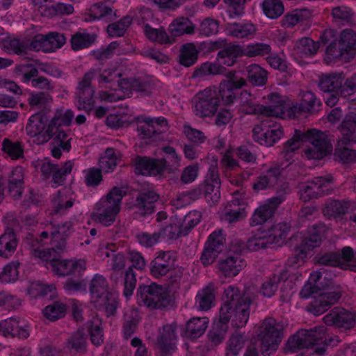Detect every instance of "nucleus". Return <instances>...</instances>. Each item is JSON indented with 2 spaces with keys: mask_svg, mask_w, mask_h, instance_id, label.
<instances>
[{
  "mask_svg": "<svg viewBox=\"0 0 356 356\" xmlns=\"http://www.w3.org/2000/svg\"><path fill=\"white\" fill-rule=\"evenodd\" d=\"M253 285L246 286L241 293L237 286L230 285L224 291L225 304L220 310V321L227 324L230 320L234 327H244L250 316V305L256 298Z\"/></svg>",
  "mask_w": 356,
  "mask_h": 356,
  "instance_id": "f257e3e1",
  "label": "nucleus"
},
{
  "mask_svg": "<svg viewBox=\"0 0 356 356\" xmlns=\"http://www.w3.org/2000/svg\"><path fill=\"white\" fill-rule=\"evenodd\" d=\"M31 254L43 261L49 262L54 273L59 276L69 275L74 272H80L86 269V261L83 259H58L53 255L54 248L44 249L38 239H33L30 243Z\"/></svg>",
  "mask_w": 356,
  "mask_h": 356,
  "instance_id": "f03ea898",
  "label": "nucleus"
},
{
  "mask_svg": "<svg viewBox=\"0 0 356 356\" xmlns=\"http://www.w3.org/2000/svg\"><path fill=\"white\" fill-rule=\"evenodd\" d=\"M296 137L300 143L309 142L310 146H307L303 150L305 156L308 159H321L332 150L331 140L329 136L321 131L316 129L307 131L296 130Z\"/></svg>",
  "mask_w": 356,
  "mask_h": 356,
  "instance_id": "7ed1b4c3",
  "label": "nucleus"
},
{
  "mask_svg": "<svg viewBox=\"0 0 356 356\" xmlns=\"http://www.w3.org/2000/svg\"><path fill=\"white\" fill-rule=\"evenodd\" d=\"M125 195L126 191L113 187L104 199L96 204V212L92 214V220L106 227L113 224L120 212L121 202Z\"/></svg>",
  "mask_w": 356,
  "mask_h": 356,
  "instance_id": "20e7f679",
  "label": "nucleus"
},
{
  "mask_svg": "<svg viewBox=\"0 0 356 356\" xmlns=\"http://www.w3.org/2000/svg\"><path fill=\"white\" fill-rule=\"evenodd\" d=\"M284 324L273 318H266L262 322L258 332L261 342V352L264 356H269L275 352L283 337Z\"/></svg>",
  "mask_w": 356,
  "mask_h": 356,
  "instance_id": "39448f33",
  "label": "nucleus"
},
{
  "mask_svg": "<svg viewBox=\"0 0 356 356\" xmlns=\"http://www.w3.org/2000/svg\"><path fill=\"white\" fill-rule=\"evenodd\" d=\"M137 301L140 306L149 309H162L170 304V296L165 288L156 283L140 285L137 291Z\"/></svg>",
  "mask_w": 356,
  "mask_h": 356,
  "instance_id": "423d86ee",
  "label": "nucleus"
},
{
  "mask_svg": "<svg viewBox=\"0 0 356 356\" xmlns=\"http://www.w3.org/2000/svg\"><path fill=\"white\" fill-rule=\"evenodd\" d=\"M216 88H207L198 92L193 99L195 115L204 118L214 115L220 106Z\"/></svg>",
  "mask_w": 356,
  "mask_h": 356,
  "instance_id": "0eeeda50",
  "label": "nucleus"
},
{
  "mask_svg": "<svg viewBox=\"0 0 356 356\" xmlns=\"http://www.w3.org/2000/svg\"><path fill=\"white\" fill-rule=\"evenodd\" d=\"M344 76L343 73L323 74L319 80L318 86L324 92L340 90L342 97L350 95L356 92V74L348 79L342 85Z\"/></svg>",
  "mask_w": 356,
  "mask_h": 356,
  "instance_id": "6e6552de",
  "label": "nucleus"
},
{
  "mask_svg": "<svg viewBox=\"0 0 356 356\" xmlns=\"http://www.w3.org/2000/svg\"><path fill=\"white\" fill-rule=\"evenodd\" d=\"M283 135L284 131L281 124L270 119L262 120L252 129L254 140L266 147L273 146Z\"/></svg>",
  "mask_w": 356,
  "mask_h": 356,
  "instance_id": "1a4fd4ad",
  "label": "nucleus"
},
{
  "mask_svg": "<svg viewBox=\"0 0 356 356\" xmlns=\"http://www.w3.org/2000/svg\"><path fill=\"white\" fill-rule=\"evenodd\" d=\"M321 333L317 327L311 330H300L288 339L284 348L285 353H297L304 348H312L320 344Z\"/></svg>",
  "mask_w": 356,
  "mask_h": 356,
  "instance_id": "9d476101",
  "label": "nucleus"
},
{
  "mask_svg": "<svg viewBox=\"0 0 356 356\" xmlns=\"http://www.w3.org/2000/svg\"><path fill=\"white\" fill-rule=\"evenodd\" d=\"M332 180L331 176L316 177L302 184L300 187V199L309 202L312 199L328 194L331 191Z\"/></svg>",
  "mask_w": 356,
  "mask_h": 356,
  "instance_id": "9b49d317",
  "label": "nucleus"
},
{
  "mask_svg": "<svg viewBox=\"0 0 356 356\" xmlns=\"http://www.w3.org/2000/svg\"><path fill=\"white\" fill-rule=\"evenodd\" d=\"M27 135L36 137L38 143L47 142L53 136V128L47 118L41 113L32 115L26 126Z\"/></svg>",
  "mask_w": 356,
  "mask_h": 356,
  "instance_id": "f8f14e48",
  "label": "nucleus"
},
{
  "mask_svg": "<svg viewBox=\"0 0 356 356\" xmlns=\"http://www.w3.org/2000/svg\"><path fill=\"white\" fill-rule=\"evenodd\" d=\"M282 188V193L268 199L264 204L256 209L252 218V225H261L273 216L278 206L284 200L285 194L289 191L287 184H283Z\"/></svg>",
  "mask_w": 356,
  "mask_h": 356,
  "instance_id": "ddd939ff",
  "label": "nucleus"
},
{
  "mask_svg": "<svg viewBox=\"0 0 356 356\" xmlns=\"http://www.w3.org/2000/svg\"><path fill=\"white\" fill-rule=\"evenodd\" d=\"M220 184L217 160H213L210 163L204 181V197L209 204H215L220 200Z\"/></svg>",
  "mask_w": 356,
  "mask_h": 356,
  "instance_id": "4468645a",
  "label": "nucleus"
},
{
  "mask_svg": "<svg viewBox=\"0 0 356 356\" xmlns=\"http://www.w3.org/2000/svg\"><path fill=\"white\" fill-rule=\"evenodd\" d=\"M95 75V71L86 72L77 87L78 108L79 110L90 111L92 109L95 100L93 95L95 90L90 86L91 80Z\"/></svg>",
  "mask_w": 356,
  "mask_h": 356,
  "instance_id": "2eb2a0df",
  "label": "nucleus"
},
{
  "mask_svg": "<svg viewBox=\"0 0 356 356\" xmlns=\"http://www.w3.org/2000/svg\"><path fill=\"white\" fill-rule=\"evenodd\" d=\"M341 298V291L338 289L330 290L318 294L307 306V311L315 316L326 312Z\"/></svg>",
  "mask_w": 356,
  "mask_h": 356,
  "instance_id": "dca6fc26",
  "label": "nucleus"
},
{
  "mask_svg": "<svg viewBox=\"0 0 356 356\" xmlns=\"http://www.w3.org/2000/svg\"><path fill=\"white\" fill-rule=\"evenodd\" d=\"M159 198V195L153 189L143 188L138 192L132 208L135 213L141 216L152 214L154 212L155 203Z\"/></svg>",
  "mask_w": 356,
  "mask_h": 356,
  "instance_id": "f3484780",
  "label": "nucleus"
},
{
  "mask_svg": "<svg viewBox=\"0 0 356 356\" xmlns=\"http://www.w3.org/2000/svg\"><path fill=\"white\" fill-rule=\"evenodd\" d=\"M335 32L333 30H327L325 31L323 35L321 36V40L325 42L328 43L329 45L326 49V61L327 63L332 62H337L341 61L344 63L350 62L351 60L346 55V50L342 47V46L339 43L337 39H334L332 41H330L332 38H334Z\"/></svg>",
  "mask_w": 356,
  "mask_h": 356,
  "instance_id": "a211bd4d",
  "label": "nucleus"
},
{
  "mask_svg": "<svg viewBox=\"0 0 356 356\" xmlns=\"http://www.w3.org/2000/svg\"><path fill=\"white\" fill-rule=\"evenodd\" d=\"M137 175L156 176L164 172L165 161L137 156L132 161Z\"/></svg>",
  "mask_w": 356,
  "mask_h": 356,
  "instance_id": "6ab92c4d",
  "label": "nucleus"
},
{
  "mask_svg": "<svg viewBox=\"0 0 356 356\" xmlns=\"http://www.w3.org/2000/svg\"><path fill=\"white\" fill-rule=\"evenodd\" d=\"M168 122L164 118H145L140 121L137 130L143 138H157V136L168 130Z\"/></svg>",
  "mask_w": 356,
  "mask_h": 356,
  "instance_id": "aec40b11",
  "label": "nucleus"
},
{
  "mask_svg": "<svg viewBox=\"0 0 356 356\" xmlns=\"http://www.w3.org/2000/svg\"><path fill=\"white\" fill-rule=\"evenodd\" d=\"M327 325L350 328L355 322L354 314L340 307H335L323 317Z\"/></svg>",
  "mask_w": 356,
  "mask_h": 356,
  "instance_id": "412c9836",
  "label": "nucleus"
},
{
  "mask_svg": "<svg viewBox=\"0 0 356 356\" xmlns=\"http://www.w3.org/2000/svg\"><path fill=\"white\" fill-rule=\"evenodd\" d=\"M175 259L170 252H161L150 264L151 275L156 278L165 275L174 269Z\"/></svg>",
  "mask_w": 356,
  "mask_h": 356,
  "instance_id": "4be33fe9",
  "label": "nucleus"
},
{
  "mask_svg": "<svg viewBox=\"0 0 356 356\" xmlns=\"http://www.w3.org/2000/svg\"><path fill=\"white\" fill-rule=\"evenodd\" d=\"M246 266L245 260L239 255H229L218 261L217 268L225 277L236 276Z\"/></svg>",
  "mask_w": 356,
  "mask_h": 356,
  "instance_id": "5701e85b",
  "label": "nucleus"
},
{
  "mask_svg": "<svg viewBox=\"0 0 356 356\" xmlns=\"http://www.w3.org/2000/svg\"><path fill=\"white\" fill-rule=\"evenodd\" d=\"M73 222L65 221V222L56 225L51 232V248L54 250H63L66 247L67 238L74 232Z\"/></svg>",
  "mask_w": 356,
  "mask_h": 356,
  "instance_id": "b1692460",
  "label": "nucleus"
},
{
  "mask_svg": "<svg viewBox=\"0 0 356 356\" xmlns=\"http://www.w3.org/2000/svg\"><path fill=\"white\" fill-rule=\"evenodd\" d=\"M350 207L351 202L349 200L330 198L323 204L322 212L325 216L329 218H338L346 215Z\"/></svg>",
  "mask_w": 356,
  "mask_h": 356,
  "instance_id": "393cba45",
  "label": "nucleus"
},
{
  "mask_svg": "<svg viewBox=\"0 0 356 356\" xmlns=\"http://www.w3.org/2000/svg\"><path fill=\"white\" fill-rule=\"evenodd\" d=\"M176 330L177 324L172 323L163 325L162 330L159 332L157 343L163 353L170 354L175 350L174 341L177 339Z\"/></svg>",
  "mask_w": 356,
  "mask_h": 356,
  "instance_id": "a878e982",
  "label": "nucleus"
},
{
  "mask_svg": "<svg viewBox=\"0 0 356 356\" xmlns=\"http://www.w3.org/2000/svg\"><path fill=\"white\" fill-rule=\"evenodd\" d=\"M266 105H263L261 115L268 117L284 118L285 113L284 100L277 93L268 95L266 98Z\"/></svg>",
  "mask_w": 356,
  "mask_h": 356,
  "instance_id": "bb28decb",
  "label": "nucleus"
},
{
  "mask_svg": "<svg viewBox=\"0 0 356 356\" xmlns=\"http://www.w3.org/2000/svg\"><path fill=\"white\" fill-rule=\"evenodd\" d=\"M340 133L338 143L339 145H348L354 140L356 131V113L351 112L346 115L338 127Z\"/></svg>",
  "mask_w": 356,
  "mask_h": 356,
  "instance_id": "cd10ccee",
  "label": "nucleus"
},
{
  "mask_svg": "<svg viewBox=\"0 0 356 356\" xmlns=\"http://www.w3.org/2000/svg\"><path fill=\"white\" fill-rule=\"evenodd\" d=\"M323 226L314 225L309 229L307 234L302 236L300 245L298 246L305 250L307 254L314 248L320 246L322 241Z\"/></svg>",
  "mask_w": 356,
  "mask_h": 356,
  "instance_id": "c85d7f7f",
  "label": "nucleus"
},
{
  "mask_svg": "<svg viewBox=\"0 0 356 356\" xmlns=\"http://www.w3.org/2000/svg\"><path fill=\"white\" fill-rule=\"evenodd\" d=\"M0 333L6 337L26 339L29 333L26 329L19 325L15 318H9L0 322Z\"/></svg>",
  "mask_w": 356,
  "mask_h": 356,
  "instance_id": "c756f323",
  "label": "nucleus"
},
{
  "mask_svg": "<svg viewBox=\"0 0 356 356\" xmlns=\"http://www.w3.org/2000/svg\"><path fill=\"white\" fill-rule=\"evenodd\" d=\"M18 240L14 230L7 228L0 236V257L8 258L15 252Z\"/></svg>",
  "mask_w": 356,
  "mask_h": 356,
  "instance_id": "7c9ffc66",
  "label": "nucleus"
},
{
  "mask_svg": "<svg viewBox=\"0 0 356 356\" xmlns=\"http://www.w3.org/2000/svg\"><path fill=\"white\" fill-rule=\"evenodd\" d=\"M239 111L246 115L261 114L263 104L257 103L256 98L248 90H243L238 97Z\"/></svg>",
  "mask_w": 356,
  "mask_h": 356,
  "instance_id": "2f4dec72",
  "label": "nucleus"
},
{
  "mask_svg": "<svg viewBox=\"0 0 356 356\" xmlns=\"http://www.w3.org/2000/svg\"><path fill=\"white\" fill-rule=\"evenodd\" d=\"M242 52L241 45L229 43L218 51L217 60L223 65L232 66L238 57L243 56Z\"/></svg>",
  "mask_w": 356,
  "mask_h": 356,
  "instance_id": "473e14b6",
  "label": "nucleus"
},
{
  "mask_svg": "<svg viewBox=\"0 0 356 356\" xmlns=\"http://www.w3.org/2000/svg\"><path fill=\"white\" fill-rule=\"evenodd\" d=\"M88 336L83 330L74 332L66 341V347L76 354H85L87 352Z\"/></svg>",
  "mask_w": 356,
  "mask_h": 356,
  "instance_id": "72a5a7b5",
  "label": "nucleus"
},
{
  "mask_svg": "<svg viewBox=\"0 0 356 356\" xmlns=\"http://www.w3.org/2000/svg\"><path fill=\"white\" fill-rule=\"evenodd\" d=\"M73 199L69 190L58 191L52 200L51 213L63 215L74 204Z\"/></svg>",
  "mask_w": 356,
  "mask_h": 356,
  "instance_id": "f704fd0d",
  "label": "nucleus"
},
{
  "mask_svg": "<svg viewBox=\"0 0 356 356\" xmlns=\"http://www.w3.org/2000/svg\"><path fill=\"white\" fill-rule=\"evenodd\" d=\"M23 189L24 170L21 167H16L8 177V192L16 200L21 197Z\"/></svg>",
  "mask_w": 356,
  "mask_h": 356,
  "instance_id": "c9c22d12",
  "label": "nucleus"
},
{
  "mask_svg": "<svg viewBox=\"0 0 356 356\" xmlns=\"http://www.w3.org/2000/svg\"><path fill=\"white\" fill-rule=\"evenodd\" d=\"M215 291V285L211 282L198 291L195 299L199 309L207 311L213 307L216 299Z\"/></svg>",
  "mask_w": 356,
  "mask_h": 356,
  "instance_id": "e433bc0d",
  "label": "nucleus"
},
{
  "mask_svg": "<svg viewBox=\"0 0 356 356\" xmlns=\"http://www.w3.org/2000/svg\"><path fill=\"white\" fill-rule=\"evenodd\" d=\"M291 227V224L286 222L273 225L268 232H266L270 243H275L278 246L282 245L287 238Z\"/></svg>",
  "mask_w": 356,
  "mask_h": 356,
  "instance_id": "4c0bfd02",
  "label": "nucleus"
},
{
  "mask_svg": "<svg viewBox=\"0 0 356 356\" xmlns=\"http://www.w3.org/2000/svg\"><path fill=\"white\" fill-rule=\"evenodd\" d=\"M248 81L254 86H265L268 81L267 71L257 64H251L246 67Z\"/></svg>",
  "mask_w": 356,
  "mask_h": 356,
  "instance_id": "58836bf2",
  "label": "nucleus"
},
{
  "mask_svg": "<svg viewBox=\"0 0 356 356\" xmlns=\"http://www.w3.org/2000/svg\"><path fill=\"white\" fill-rule=\"evenodd\" d=\"M339 43L346 50V55L352 60L356 54V32L352 29L343 30L339 38Z\"/></svg>",
  "mask_w": 356,
  "mask_h": 356,
  "instance_id": "ea45409f",
  "label": "nucleus"
},
{
  "mask_svg": "<svg viewBox=\"0 0 356 356\" xmlns=\"http://www.w3.org/2000/svg\"><path fill=\"white\" fill-rule=\"evenodd\" d=\"M105 254L109 258L107 262L109 264L113 271L111 275V279L116 281L118 279V274L122 273L125 268V257L122 254L115 250H107Z\"/></svg>",
  "mask_w": 356,
  "mask_h": 356,
  "instance_id": "a19ab883",
  "label": "nucleus"
},
{
  "mask_svg": "<svg viewBox=\"0 0 356 356\" xmlns=\"http://www.w3.org/2000/svg\"><path fill=\"white\" fill-rule=\"evenodd\" d=\"M284 272L282 271L266 278L260 287V293L264 297L270 298L273 296L277 291L280 282L284 280Z\"/></svg>",
  "mask_w": 356,
  "mask_h": 356,
  "instance_id": "79ce46f5",
  "label": "nucleus"
},
{
  "mask_svg": "<svg viewBox=\"0 0 356 356\" xmlns=\"http://www.w3.org/2000/svg\"><path fill=\"white\" fill-rule=\"evenodd\" d=\"M225 31L228 35L236 38H243L254 34L255 27L250 23H229L226 25Z\"/></svg>",
  "mask_w": 356,
  "mask_h": 356,
  "instance_id": "37998d69",
  "label": "nucleus"
},
{
  "mask_svg": "<svg viewBox=\"0 0 356 356\" xmlns=\"http://www.w3.org/2000/svg\"><path fill=\"white\" fill-rule=\"evenodd\" d=\"M195 26L187 17H178L169 26V31L172 36L177 37L185 33L194 32Z\"/></svg>",
  "mask_w": 356,
  "mask_h": 356,
  "instance_id": "c03bdc74",
  "label": "nucleus"
},
{
  "mask_svg": "<svg viewBox=\"0 0 356 356\" xmlns=\"http://www.w3.org/2000/svg\"><path fill=\"white\" fill-rule=\"evenodd\" d=\"M52 97L49 92L40 91L30 93L28 103L31 108L42 111L52 102Z\"/></svg>",
  "mask_w": 356,
  "mask_h": 356,
  "instance_id": "a18cd8bd",
  "label": "nucleus"
},
{
  "mask_svg": "<svg viewBox=\"0 0 356 356\" xmlns=\"http://www.w3.org/2000/svg\"><path fill=\"white\" fill-rule=\"evenodd\" d=\"M300 103L303 112L310 115L317 113L322 106L321 102L317 99L316 95L311 91L302 92Z\"/></svg>",
  "mask_w": 356,
  "mask_h": 356,
  "instance_id": "49530a36",
  "label": "nucleus"
},
{
  "mask_svg": "<svg viewBox=\"0 0 356 356\" xmlns=\"http://www.w3.org/2000/svg\"><path fill=\"white\" fill-rule=\"evenodd\" d=\"M95 302L99 307H102L105 311L106 316H115L118 307V298L116 293L109 292L101 298L97 299Z\"/></svg>",
  "mask_w": 356,
  "mask_h": 356,
  "instance_id": "de8ad7c7",
  "label": "nucleus"
},
{
  "mask_svg": "<svg viewBox=\"0 0 356 356\" xmlns=\"http://www.w3.org/2000/svg\"><path fill=\"white\" fill-rule=\"evenodd\" d=\"M261 8L265 15L275 19L282 16L284 12V7L281 0H264Z\"/></svg>",
  "mask_w": 356,
  "mask_h": 356,
  "instance_id": "09e8293b",
  "label": "nucleus"
},
{
  "mask_svg": "<svg viewBox=\"0 0 356 356\" xmlns=\"http://www.w3.org/2000/svg\"><path fill=\"white\" fill-rule=\"evenodd\" d=\"M318 48V43L309 38H302L297 41L295 51L301 57H308L316 54Z\"/></svg>",
  "mask_w": 356,
  "mask_h": 356,
  "instance_id": "8fccbe9b",
  "label": "nucleus"
},
{
  "mask_svg": "<svg viewBox=\"0 0 356 356\" xmlns=\"http://www.w3.org/2000/svg\"><path fill=\"white\" fill-rule=\"evenodd\" d=\"M208 323V318L206 317L191 318L186 325V334L192 338L200 337L207 329Z\"/></svg>",
  "mask_w": 356,
  "mask_h": 356,
  "instance_id": "3c124183",
  "label": "nucleus"
},
{
  "mask_svg": "<svg viewBox=\"0 0 356 356\" xmlns=\"http://www.w3.org/2000/svg\"><path fill=\"white\" fill-rule=\"evenodd\" d=\"M242 50L243 56L252 58L269 54L271 51V47L268 44L256 42L249 44L245 47L242 46Z\"/></svg>",
  "mask_w": 356,
  "mask_h": 356,
  "instance_id": "603ef678",
  "label": "nucleus"
},
{
  "mask_svg": "<svg viewBox=\"0 0 356 356\" xmlns=\"http://www.w3.org/2000/svg\"><path fill=\"white\" fill-rule=\"evenodd\" d=\"M226 68L216 63L207 62L200 65L194 72L193 77H204L209 75L222 74L226 72Z\"/></svg>",
  "mask_w": 356,
  "mask_h": 356,
  "instance_id": "864d4df0",
  "label": "nucleus"
},
{
  "mask_svg": "<svg viewBox=\"0 0 356 356\" xmlns=\"http://www.w3.org/2000/svg\"><path fill=\"white\" fill-rule=\"evenodd\" d=\"M74 118V113L70 110L64 111L63 109H58L56 111L54 116L51 120L50 124L53 128V133L54 129L58 131V127L61 126H70Z\"/></svg>",
  "mask_w": 356,
  "mask_h": 356,
  "instance_id": "5fc2aeb1",
  "label": "nucleus"
},
{
  "mask_svg": "<svg viewBox=\"0 0 356 356\" xmlns=\"http://www.w3.org/2000/svg\"><path fill=\"white\" fill-rule=\"evenodd\" d=\"M95 35L88 33L77 32L72 35L71 46L74 51L90 47L95 40Z\"/></svg>",
  "mask_w": 356,
  "mask_h": 356,
  "instance_id": "6e6d98bb",
  "label": "nucleus"
},
{
  "mask_svg": "<svg viewBox=\"0 0 356 356\" xmlns=\"http://www.w3.org/2000/svg\"><path fill=\"white\" fill-rule=\"evenodd\" d=\"M90 291L92 298L95 300L102 296L108 293V283L105 277L102 275H95L91 280Z\"/></svg>",
  "mask_w": 356,
  "mask_h": 356,
  "instance_id": "4d7b16f0",
  "label": "nucleus"
},
{
  "mask_svg": "<svg viewBox=\"0 0 356 356\" xmlns=\"http://www.w3.org/2000/svg\"><path fill=\"white\" fill-rule=\"evenodd\" d=\"M3 45L7 51L17 55L26 54L29 49V44L26 41L17 38H6L3 41Z\"/></svg>",
  "mask_w": 356,
  "mask_h": 356,
  "instance_id": "13d9d810",
  "label": "nucleus"
},
{
  "mask_svg": "<svg viewBox=\"0 0 356 356\" xmlns=\"http://www.w3.org/2000/svg\"><path fill=\"white\" fill-rule=\"evenodd\" d=\"M144 31L146 37L152 42H156L161 44L172 42V40L169 38L163 27L154 29L149 24H146Z\"/></svg>",
  "mask_w": 356,
  "mask_h": 356,
  "instance_id": "bf43d9fd",
  "label": "nucleus"
},
{
  "mask_svg": "<svg viewBox=\"0 0 356 356\" xmlns=\"http://www.w3.org/2000/svg\"><path fill=\"white\" fill-rule=\"evenodd\" d=\"M247 337L243 334L236 332L229 340L226 348V356H237L240 350L243 348Z\"/></svg>",
  "mask_w": 356,
  "mask_h": 356,
  "instance_id": "052dcab7",
  "label": "nucleus"
},
{
  "mask_svg": "<svg viewBox=\"0 0 356 356\" xmlns=\"http://www.w3.org/2000/svg\"><path fill=\"white\" fill-rule=\"evenodd\" d=\"M179 63L185 67L193 65L197 60V51L192 44L183 46L179 56Z\"/></svg>",
  "mask_w": 356,
  "mask_h": 356,
  "instance_id": "680f3d73",
  "label": "nucleus"
},
{
  "mask_svg": "<svg viewBox=\"0 0 356 356\" xmlns=\"http://www.w3.org/2000/svg\"><path fill=\"white\" fill-rule=\"evenodd\" d=\"M89 333L90 341L96 346H100L104 341L103 328L101 321L98 318L89 321Z\"/></svg>",
  "mask_w": 356,
  "mask_h": 356,
  "instance_id": "e2e57ef3",
  "label": "nucleus"
},
{
  "mask_svg": "<svg viewBox=\"0 0 356 356\" xmlns=\"http://www.w3.org/2000/svg\"><path fill=\"white\" fill-rule=\"evenodd\" d=\"M66 306L60 302H54L43 309L44 316L50 321H56L65 314Z\"/></svg>",
  "mask_w": 356,
  "mask_h": 356,
  "instance_id": "0e129e2a",
  "label": "nucleus"
},
{
  "mask_svg": "<svg viewBox=\"0 0 356 356\" xmlns=\"http://www.w3.org/2000/svg\"><path fill=\"white\" fill-rule=\"evenodd\" d=\"M271 244L266 233L262 232L254 234L249 238L246 246L247 248L251 251H257L261 249L267 248L268 245Z\"/></svg>",
  "mask_w": 356,
  "mask_h": 356,
  "instance_id": "69168bd1",
  "label": "nucleus"
},
{
  "mask_svg": "<svg viewBox=\"0 0 356 356\" xmlns=\"http://www.w3.org/2000/svg\"><path fill=\"white\" fill-rule=\"evenodd\" d=\"M131 18L129 16L123 17L121 20L111 24L107 27V32L111 37L122 36L127 29L131 24Z\"/></svg>",
  "mask_w": 356,
  "mask_h": 356,
  "instance_id": "338daca9",
  "label": "nucleus"
},
{
  "mask_svg": "<svg viewBox=\"0 0 356 356\" xmlns=\"http://www.w3.org/2000/svg\"><path fill=\"white\" fill-rule=\"evenodd\" d=\"M66 42V37L63 33L50 32L47 34V53L54 52L61 48Z\"/></svg>",
  "mask_w": 356,
  "mask_h": 356,
  "instance_id": "774afa93",
  "label": "nucleus"
}]
</instances>
